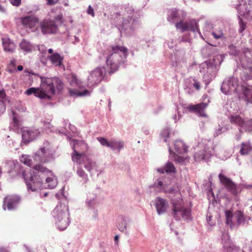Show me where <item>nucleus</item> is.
Segmentation results:
<instances>
[{"label":"nucleus","instance_id":"nucleus-1","mask_svg":"<svg viewBox=\"0 0 252 252\" xmlns=\"http://www.w3.org/2000/svg\"><path fill=\"white\" fill-rule=\"evenodd\" d=\"M127 55V49L124 46L115 45L103 49L99 59L105 62L107 68L98 66L91 71L88 77V86L93 87L103 80L107 81V74L111 75L117 71L120 65L125 63Z\"/></svg>","mask_w":252,"mask_h":252},{"label":"nucleus","instance_id":"nucleus-2","mask_svg":"<svg viewBox=\"0 0 252 252\" xmlns=\"http://www.w3.org/2000/svg\"><path fill=\"white\" fill-rule=\"evenodd\" d=\"M33 160L37 163L33 164L28 156H22L21 161L25 165L31 167L33 170L28 172L22 171V175L27 187L28 192H37L42 188L43 178L51 171L44 167L41 163L47 161L46 150L41 148L33 156Z\"/></svg>","mask_w":252,"mask_h":252},{"label":"nucleus","instance_id":"nucleus-3","mask_svg":"<svg viewBox=\"0 0 252 252\" xmlns=\"http://www.w3.org/2000/svg\"><path fill=\"white\" fill-rule=\"evenodd\" d=\"M186 16V13L184 10H180L176 8H172L168 10L167 19L169 22L173 24L177 22L175 27L177 29L180 30L182 32L185 31H190L194 33H200L198 24V21L195 19H190L187 22H183V20Z\"/></svg>","mask_w":252,"mask_h":252},{"label":"nucleus","instance_id":"nucleus-4","mask_svg":"<svg viewBox=\"0 0 252 252\" xmlns=\"http://www.w3.org/2000/svg\"><path fill=\"white\" fill-rule=\"evenodd\" d=\"M224 58L223 55L218 54L200 65V71L203 74V79L206 86L216 76Z\"/></svg>","mask_w":252,"mask_h":252},{"label":"nucleus","instance_id":"nucleus-5","mask_svg":"<svg viewBox=\"0 0 252 252\" xmlns=\"http://www.w3.org/2000/svg\"><path fill=\"white\" fill-rule=\"evenodd\" d=\"M140 15L138 12H134L132 16L120 17L116 27L121 34L131 35L140 25Z\"/></svg>","mask_w":252,"mask_h":252},{"label":"nucleus","instance_id":"nucleus-6","mask_svg":"<svg viewBox=\"0 0 252 252\" xmlns=\"http://www.w3.org/2000/svg\"><path fill=\"white\" fill-rule=\"evenodd\" d=\"M55 224L60 230H64L70 223L68 206L65 203L59 202L52 212Z\"/></svg>","mask_w":252,"mask_h":252},{"label":"nucleus","instance_id":"nucleus-7","mask_svg":"<svg viewBox=\"0 0 252 252\" xmlns=\"http://www.w3.org/2000/svg\"><path fill=\"white\" fill-rule=\"evenodd\" d=\"M171 203L172 205L171 214L176 220H180L181 219L184 220L190 219L191 209L185 207L182 199H172Z\"/></svg>","mask_w":252,"mask_h":252},{"label":"nucleus","instance_id":"nucleus-8","mask_svg":"<svg viewBox=\"0 0 252 252\" xmlns=\"http://www.w3.org/2000/svg\"><path fill=\"white\" fill-rule=\"evenodd\" d=\"M239 58V63L242 67L245 69L243 75L241 78L243 81L252 80V59H251V50L247 49Z\"/></svg>","mask_w":252,"mask_h":252},{"label":"nucleus","instance_id":"nucleus-9","mask_svg":"<svg viewBox=\"0 0 252 252\" xmlns=\"http://www.w3.org/2000/svg\"><path fill=\"white\" fill-rule=\"evenodd\" d=\"M198 148L200 149L196 152L194 155V158L196 161H208L214 155V147L211 143L205 144L204 143H200Z\"/></svg>","mask_w":252,"mask_h":252},{"label":"nucleus","instance_id":"nucleus-10","mask_svg":"<svg viewBox=\"0 0 252 252\" xmlns=\"http://www.w3.org/2000/svg\"><path fill=\"white\" fill-rule=\"evenodd\" d=\"M240 86L238 79L234 76L226 78L222 82L221 91L225 94H239Z\"/></svg>","mask_w":252,"mask_h":252},{"label":"nucleus","instance_id":"nucleus-11","mask_svg":"<svg viewBox=\"0 0 252 252\" xmlns=\"http://www.w3.org/2000/svg\"><path fill=\"white\" fill-rule=\"evenodd\" d=\"M70 145L73 150L71 155L73 161L80 163L84 157V152L87 150L86 144L83 140L73 139L70 140Z\"/></svg>","mask_w":252,"mask_h":252},{"label":"nucleus","instance_id":"nucleus-12","mask_svg":"<svg viewBox=\"0 0 252 252\" xmlns=\"http://www.w3.org/2000/svg\"><path fill=\"white\" fill-rule=\"evenodd\" d=\"M210 102V97L207 94H203L202 102L195 105H189V110L194 112L196 115L201 117H207L205 110Z\"/></svg>","mask_w":252,"mask_h":252},{"label":"nucleus","instance_id":"nucleus-13","mask_svg":"<svg viewBox=\"0 0 252 252\" xmlns=\"http://www.w3.org/2000/svg\"><path fill=\"white\" fill-rule=\"evenodd\" d=\"M40 135L39 128L26 127L22 131V142L27 144L37 138Z\"/></svg>","mask_w":252,"mask_h":252},{"label":"nucleus","instance_id":"nucleus-14","mask_svg":"<svg viewBox=\"0 0 252 252\" xmlns=\"http://www.w3.org/2000/svg\"><path fill=\"white\" fill-rule=\"evenodd\" d=\"M238 0V4L237 5L236 8L237 10L238 15L240 17L243 16L245 18H248L250 11L251 9V4L252 1L251 0Z\"/></svg>","mask_w":252,"mask_h":252},{"label":"nucleus","instance_id":"nucleus-15","mask_svg":"<svg viewBox=\"0 0 252 252\" xmlns=\"http://www.w3.org/2000/svg\"><path fill=\"white\" fill-rule=\"evenodd\" d=\"M20 198L16 195H11L5 197L3 201V208L4 210L12 211L17 208Z\"/></svg>","mask_w":252,"mask_h":252},{"label":"nucleus","instance_id":"nucleus-16","mask_svg":"<svg viewBox=\"0 0 252 252\" xmlns=\"http://www.w3.org/2000/svg\"><path fill=\"white\" fill-rule=\"evenodd\" d=\"M220 183L225 187L227 190L234 195L237 194V189L236 184L229 178L222 173L219 175Z\"/></svg>","mask_w":252,"mask_h":252},{"label":"nucleus","instance_id":"nucleus-17","mask_svg":"<svg viewBox=\"0 0 252 252\" xmlns=\"http://www.w3.org/2000/svg\"><path fill=\"white\" fill-rule=\"evenodd\" d=\"M40 28L43 34L55 33L58 29L54 21L44 20L40 23Z\"/></svg>","mask_w":252,"mask_h":252},{"label":"nucleus","instance_id":"nucleus-18","mask_svg":"<svg viewBox=\"0 0 252 252\" xmlns=\"http://www.w3.org/2000/svg\"><path fill=\"white\" fill-rule=\"evenodd\" d=\"M41 81L42 87L45 88L48 93L54 94L55 93L54 83L58 81V78L42 77Z\"/></svg>","mask_w":252,"mask_h":252},{"label":"nucleus","instance_id":"nucleus-19","mask_svg":"<svg viewBox=\"0 0 252 252\" xmlns=\"http://www.w3.org/2000/svg\"><path fill=\"white\" fill-rule=\"evenodd\" d=\"M131 222V220L126 217L119 216L117 219V227L119 230L122 232L128 234L127 231Z\"/></svg>","mask_w":252,"mask_h":252},{"label":"nucleus","instance_id":"nucleus-20","mask_svg":"<svg viewBox=\"0 0 252 252\" xmlns=\"http://www.w3.org/2000/svg\"><path fill=\"white\" fill-rule=\"evenodd\" d=\"M25 94L28 95L33 94L35 96L40 99L50 100L51 96L46 94L44 91L39 88L31 87L27 89Z\"/></svg>","mask_w":252,"mask_h":252},{"label":"nucleus","instance_id":"nucleus-21","mask_svg":"<svg viewBox=\"0 0 252 252\" xmlns=\"http://www.w3.org/2000/svg\"><path fill=\"white\" fill-rule=\"evenodd\" d=\"M82 158L83 160L84 167L89 171L91 174L93 170H94L96 172H98L97 176H98L100 174L102 173L101 170H99L97 168L96 162L94 160L89 158L87 156H84Z\"/></svg>","mask_w":252,"mask_h":252},{"label":"nucleus","instance_id":"nucleus-22","mask_svg":"<svg viewBox=\"0 0 252 252\" xmlns=\"http://www.w3.org/2000/svg\"><path fill=\"white\" fill-rule=\"evenodd\" d=\"M168 206V202L167 200L160 197H157L155 199V207L158 215L165 214Z\"/></svg>","mask_w":252,"mask_h":252},{"label":"nucleus","instance_id":"nucleus-23","mask_svg":"<svg viewBox=\"0 0 252 252\" xmlns=\"http://www.w3.org/2000/svg\"><path fill=\"white\" fill-rule=\"evenodd\" d=\"M38 22V18L33 16H26L22 19V24L24 27L32 30V29L35 26Z\"/></svg>","mask_w":252,"mask_h":252},{"label":"nucleus","instance_id":"nucleus-24","mask_svg":"<svg viewBox=\"0 0 252 252\" xmlns=\"http://www.w3.org/2000/svg\"><path fill=\"white\" fill-rule=\"evenodd\" d=\"M165 178L163 177H159L157 179L154 184L150 186V188H153L158 192H165L166 191L167 184L164 181Z\"/></svg>","mask_w":252,"mask_h":252},{"label":"nucleus","instance_id":"nucleus-25","mask_svg":"<svg viewBox=\"0 0 252 252\" xmlns=\"http://www.w3.org/2000/svg\"><path fill=\"white\" fill-rule=\"evenodd\" d=\"M96 195L95 194L89 193L85 202L86 205L88 208L94 209L95 218L97 217V211L94 209L96 206Z\"/></svg>","mask_w":252,"mask_h":252},{"label":"nucleus","instance_id":"nucleus-26","mask_svg":"<svg viewBox=\"0 0 252 252\" xmlns=\"http://www.w3.org/2000/svg\"><path fill=\"white\" fill-rule=\"evenodd\" d=\"M157 172L161 174L166 173L167 174L174 173L176 172V168L173 163L171 161H167L165 165L157 169Z\"/></svg>","mask_w":252,"mask_h":252},{"label":"nucleus","instance_id":"nucleus-27","mask_svg":"<svg viewBox=\"0 0 252 252\" xmlns=\"http://www.w3.org/2000/svg\"><path fill=\"white\" fill-rule=\"evenodd\" d=\"M240 89L245 96L247 103L252 104V87L241 85Z\"/></svg>","mask_w":252,"mask_h":252},{"label":"nucleus","instance_id":"nucleus-28","mask_svg":"<svg viewBox=\"0 0 252 252\" xmlns=\"http://www.w3.org/2000/svg\"><path fill=\"white\" fill-rule=\"evenodd\" d=\"M2 44L5 51L13 53L15 49L14 42L9 38L5 37L2 38Z\"/></svg>","mask_w":252,"mask_h":252},{"label":"nucleus","instance_id":"nucleus-29","mask_svg":"<svg viewBox=\"0 0 252 252\" xmlns=\"http://www.w3.org/2000/svg\"><path fill=\"white\" fill-rule=\"evenodd\" d=\"M230 122L231 124L236 125L239 126V130L242 131V126L244 124L245 121L244 118L239 115L231 114L229 117Z\"/></svg>","mask_w":252,"mask_h":252},{"label":"nucleus","instance_id":"nucleus-30","mask_svg":"<svg viewBox=\"0 0 252 252\" xmlns=\"http://www.w3.org/2000/svg\"><path fill=\"white\" fill-rule=\"evenodd\" d=\"M53 175V173L51 172V173H48L47 175H46L45 177H43V180L46 178V183L47 184V188L48 189H53L54 188H55L57 185V178H56V177L55 176H53L52 177H47L48 175ZM43 183H42V188L39 189L38 191L37 192H34L35 193L36 192H38V191L39 190H40L41 189H43Z\"/></svg>","mask_w":252,"mask_h":252},{"label":"nucleus","instance_id":"nucleus-31","mask_svg":"<svg viewBox=\"0 0 252 252\" xmlns=\"http://www.w3.org/2000/svg\"><path fill=\"white\" fill-rule=\"evenodd\" d=\"M51 120L46 121L41 120L40 121V128L42 131L46 133L53 132L55 131L54 126L51 124Z\"/></svg>","mask_w":252,"mask_h":252},{"label":"nucleus","instance_id":"nucleus-32","mask_svg":"<svg viewBox=\"0 0 252 252\" xmlns=\"http://www.w3.org/2000/svg\"><path fill=\"white\" fill-rule=\"evenodd\" d=\"M175 152L178 154H182L187 152V147L184 143L180 140H176L174 144Z\"/></svg>","mask_w":252,"mask_h":252},{"label":"nucleus","instance_id":"nucleus-33","mask_svg":"<svg viewBox=\"0 0 252 252\" xmlns=\"http://www.w3.org/2000/svg\"><path fill=\"white\" fill-rule=\"evenodd\" d=\"M49 59L53 64L60 66L62 64L63 58L59 53H55L49 57Z\"/></svg>","mask_w":252,"mask_h":252},{"label":"nucleus","instance_id":"nucleus-34","mask_svg":"<svg viewBox=\"0 0 252 252\" xmlns=\"http://www.w3.org/2000/svg\"><path fill=\"white\" fill-rule=\"evenodd\" d=\"M69 93L71 96H89L91 94V91L85 89L83 90H77L74 89H69Z\"/></svg>","mask_w":252,"mask_h":252},{"label":"nucleus","instance_id":"nucleus-35","mask_svg":"<svg viewBox=\"0 0 252 252\" xmlns=\"http://www.w3.org/2000/svg\"><path fill=\"white\" fill-rule=\"evenodd\" d=\"M109 145L108 148H110L112 150L115 151L118 150V152H120V151L124 148V142L122 141L111 140L110 141Z\"/></svg>","mask_w":252,"mask_h":252},{"label":"nucleus","instance_id":"nucleus-36","mask_svg":"<svg viewBox=\"0 0 252 252\" xmlns=\"http://www.w3.org/2000/svg\"><path fill=\"white\" fill-rule=\"evenodd\" d=\"M228 49L229 50V52L230 55L237 57V58L236 59V60L237 62L238 63H239V58L241 57L242 54H243L244 53L245 51H246L247 52V49L248 48H244L242 53H240L238 50H237L236 49V47L233 45H229Z\"/></svg>","mask_w":252,"mask_h":252},{"label":"nucleus","instance_id":"nucleus-37","mask_svg":"<svg viewBox=\"0 0 252 252\" xmlns=\"http://www.w3.org/2000/svg\"><path fill=\"white\" fill-rule=\"evenodd\" d=\"M234 216L237 220V224L238 226L243 225L246 223L247 220L244 213L241 211L235 212Z\"/></svg>","mask_w":252,"mask_h":252},{"label":"nucleus","instance_id":"nucleus-38","mask_svg":"<svg viewBox=\"0 0 252 252\" xmlns=\"http://www.w3.org/2000/svg\"><path fill=\"white\" fill-rule=\"evenodd\" d=\"M6 167L7 168V172L12 173L16 168H19V165L17 160H8L5 162Z\"/></svg>","mask_w":252,"mask_h":252},{"label":"nucleus","instance_id":"nucleus-39","mask_svg":"<svg viewBox=\"0 0 252 252\" xmlns=\"http://www.w3.org/2000/svg\"><path fill=\"white\" fill-rule=\"evenodd\" d=\"M6 97L5 91L4 89L0 90V116L2 115L6 110V106L4 103V99Z\"/></svg>","mask_w":252,"mask_h":252},{"label":"nucleus","instance_id":"nucleus-40","mask_svg":"<svg viewBox=\"0 0 252 252\" xmlns=\"http://www.w3.org/2000/svg\"><path fill=\"white\" fill-rule=\"evenodd\" d=\"M19 45L21 49L26 53H29L32 51V46L29 41L26 39H23L20 42Z\"/></svg>","mask_w":252,"mask_h":252},{"label":"nucleus","instance_id":"nucleus-41","mask_svg":"<svg viewBox=\"0 0 252 252\" xmlns=\"http://www.w3.org/2000/svg\"><path fill=\"white\" fill-rule=\"evenodd\" d=\"M12 121L10 124V127H13L14 129H16L18 128L20 126V121L19 119V116L18 114L14 111L12 112Z\"/></svg>","mask_w":252,"mask_h":252},{"label":"nucleus","instance_id":"nucleus-42","mask_svg":"<svg viewBox=\"0 0 252 252\" xmlns=\"http://www.w3.org/2000/svg\"><path fill=\"white\" fill-rule=\"evenodd\" d=\"M252 150L249 143L243 142L241 144V147L240 153L242 155H246L248 154Z\"/></svg>","mask_w":252,"mask_h":252},{"label":"nucleus","instance_id":"nucleus-43","mask_svg":"<svg viewBox=\"0 0 252 252\" xmlns=\"http://www.w3.org/2000/svg\"><path fill=\"white\" fill-rule=\"evenodd\" d=\"M225 216L226 218V223L230 225V228L233 227L234 225L232 221L233 215L230 211L226 210L225 212Z\"/></svg>","mask_w":252,"mask_h":252},{"label":"nucleus","instance_id":"nucleus-44","mask_svg":"<svg viewBox=\"0 0 252 252\" xmlns=\"http://www.w3.org/2000/svg\"><path fill=\"white\" fill-rule=\"evenodd\" d=\"M242 127V130L247 132L252 131V119H249L247 121L245 120Z\"/></svg>","mask_w":252,"mask_h":252},{"label":"nucleus","instance_id":"nucleus-45","mask_svg":"<svg viewBox=\"0 0 252 252\" xmlns=\"http://www.w3.org/2000/svg\"><path fill=\"white\" fill-rule=\"evenodd\" d=\"M228 130V126H222L220 125H218V126L216 128L214 132V136L216 137L219 136V135L222 134V133H224L226 132Z\"/></svg>","mask_w":252,"mask_h":252},{"label":"nucleus","instance_id":"nucleus-46","mask_svg":"<svg viewBox=\"0 0 252 252\" xmlns=\"http://www.w3.org/2000/svg\"><path fill=\"white\" fill-rule=\"evenodd\" d=\"M76 173L78 176L82 178L84 180V184H86L88 182L89 179L88 175L81 168H78L77 170Z\"/></svg>","mask_w":252,"mask_h":252},{"label":"nucleus","instance_id":"nucleus-47","mask_svg":"<svg viewBox=\"0 0 252 252\" xmlns=\"http://www.w3.org/2000/svg\"><path fill=\"white\" fill-rule=\"evenodd\" d=\"M238 24L239 26V29L238 30L239 32L243 35V32L245 30L246 28V23L244 22L241 17H240V15H238Z\"/></svg>","mask_w":252,"mask_h":252},{"label":"nucleus","instance_id":"nucleus-48","mask_svg":"<svg viewBox=\"0 0 252 252\" xmlns=\"http://www.w3.org/2000/svg\"><path fill=\"white\" fill-rule=\"evenodd\" d=\"M187 82L190 84V86L194 88L196 90L199 91L200 89V83L195 78L189 79L187 80Z\"/></svg>","mask_w":252,"mask_h":252},{"label":"nucleus","instance_id":"nucleus-49","mask_svg":"<svg viewBox=\"0 0 252 252\" xmlns=\"http://www.w3.org/2000/svg\"><path fill=\"white\" fill-rule=\"evenodd\" d=\"M170 130L169 127H166L163 129L160 133V136L164 139V141L167 142V138L169 137Z\"/></svg>","mask_w":252,"mask_h":252},{"label":"nucleus","instance_id":"nucleus-50","mask_svg":"<svg viewBox=\"0 0 252 252\" xmlns=\"http://www.w3.org/2000/svg\"><path fill=\"white\" fill-rule=\"evenodd\" d=\"M97 140L99 142L102 146L109 147L110 141H109L107 139L104 137H97Z\"/></svg>","mask_w":252,"mask_h":252},{"label":"nucleus","instance_id":"nucleus-51","mask_svg":"<svg viewBox=\"0 0 252 252\" xmlns=\"http://www.w3.org/2000/svg\"><path fill=\"white\" fill-rule=\"evenodd\" d=\"M168 151H169V154L170 155L173 154L175 156V157H174L175 160L176 161H178V162H183V161H184L183 158L182 157H180V156L176 155L175 154V153H174L172 151V150H171V148L170 146H169V145L168 144Z\"/></svg>","mask_w":252,"mask_h":252},{"label":"nucleus","instance_id":"nucleus-52","mask_svg":"<svg viewBox=\"0 0 252 252\" xmlns=\"http://www.w3.org/2000/svg\"><path fill=\"white\" fill-rule=\"evenodd\" d=\"M49 56H47L46 54H45V55L39 54V58L40 61L41 63L43 65H46L48 60H49Z\"/></svg>","mask_w":252,"mask_h":252},{"label":"nucleus","instance_id":"nucleus-53","mask_svg":"<svg viewBox=\"0 0 252 252\" xmlns=\"http://www.w3.org/2000/svg\"><path fill=\"white\" fill-rule=\"evenodd\" d=\"M192 87L190 86V84L186 81V85L185 87V92L189 94H192L193 93V91L192 89Z\"/></svg>","mask_w":252,"mask_h":252},{"label":"nucleus","instance_id":"nucleus-54","mask_svg":"<svg viewBox=\"0 0 252 252\" xmlns=\"http://www.w3.org/2000/svg\"><path fill=\"white\" fill-rule=\"evenodd\" d=\"M38 50L40 53V54H46L47 49V47L44 45H39L38 46Z\"/></svg>","mask_w":252,"mask_h":252},{"label":"nucleus","instance_id":"nucleus-55","mask_svg":"<svg viewBox=\"0 0 252 252\" xmlns=\"http://www.w3.org/2000/svg\"><path fill=\"white\" fill-rule=\"evenodd\" d=\"M125 11L128 14H131L134 12V8L129 5L125 6Z\"/></svg>","mask_w":252,"mask_h":252},{"label":"nucleus","instance_id":"nucleus-56","mask_svg":"<svg viewBox=\"0 0 252 252\" xmlns=\"http://www.w3.org/2000/svg\"><path fill=\"white\" fill-rule=\"evenodd\" d=\"M63 16L62 13H60L57 15L54 19V22H59L60 24H62L63 23Z\"/></svg>","mask_w":252,"mask_h":252},{"label":"nucleus","instance_id":"nucleus-57","mask_svg":"<svg viewBox=\"0 0 252 252\" xmlns=\"http://www.w3.org/2000/svg\"><path fill=\"white\" fill-rule=\"evenodd\" d=\"M12 5L19 6L21 3V0H9Z\"/></svg>","mask_w":252,"mask_h":252},{"label":"nucleus","instance_id":"nucleus-58","mask_svg":"<svg viewBox=\"0 0 252 252\" xmlns=\"http://www.w3.org/2000/svg\"><path fill=\"white\" fill-rule=\"evenodd\" d=\"M206 220L208 224L210 226H214L215 224V222L212 220V216H207Z\"/></svg>","mask_w":252,"mask_h":252},{"label":"nucleus","instance_id":"nucleus-59","mask_svg":"<svg viewBox=\"0 0 252 252\" xmlns=\"http://www.w3.org/2000/svg\"><path fill=\"white\" fill-rule=\"evenodd\" d=\"M165 192L175 194L177 192V190L173 187H171L168 189L166 188V191Z\"/></svg>","mask_w":252,"mask_h":252},{"label":"nucleus","instance_id":"nucleus-60","mask_svg":"<svg viewBox=\"0 0 252 252\" xmlns=\"http://www.w3.org/2000/svg\"><path fill=\"white\" fill-rule=\"evenodd\" d=\"M87 13L94 17V9L91 5H89L87 9Z\"/></svg>","mask_w":252,"mask_h":252},{"label":"nucleus","instance_id":"nucleus-61","mask_svg":"<svg viewBox=\"0 0 252 252\" xmlns=\"http://www.w3.org/2000/svg\"><path fill=\"white\" fill-rule=\"evenodd\" d=\"M226 239V243H228V245L230 244V239H229V236L227 233L226 234H223L222 235V241H224V239Z\"/></svg>","mask_w":252,"mask_h":252},{"label":"nucleus","instance_id":"nucleus-62","mask_svg":"<svg viewBox=\"0 0 252 252\" xmlns=\"http://www.w3.org/2000/svg\"><path fill=\"white\" fill-rule=\"evenodd\" d=\"M177 115L176 114L173 116V119L174 120L175 123H177V122L180 119L181 117V114H180L178 111L177 112Z\"/></svg>","mask_w":252,"mask_h":252},{"label":"nucleus","instance_id":"nucleus-63","mask_svg":"<svg viewBox=\"0 0 252 252\" xmlns=\"http://www.w3.org/2000/svg\"><path fill=\"white\" fill-rule=\"evenodd\" d=\"M47 3L49 5H53L58 3L59 0H46Z\"/></svg>","mask_w":252,"mask_h":252},{"label":"nucleus","instance_id":"nucleus-64","mask_svg":"<svg viewBox=\"0 0 252 252\" xmlns=\"http://www.w3.org/2000/svg\"><path fill=\"white\" fill-rule=\"evenodd\" d=\"M212 34L213 35L214 37L215 38H216V39H219V38H220L221 37L222 35V34L221 33H219V34H217V33H215L214 32H213L212 33Z\"/></svg>","mask_w":252,"mask_h":252}]
</instances>
